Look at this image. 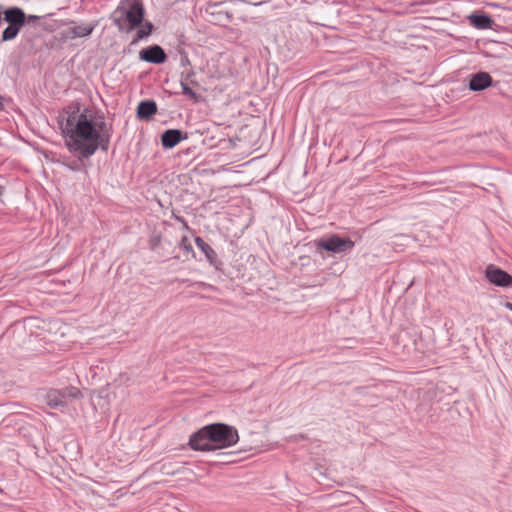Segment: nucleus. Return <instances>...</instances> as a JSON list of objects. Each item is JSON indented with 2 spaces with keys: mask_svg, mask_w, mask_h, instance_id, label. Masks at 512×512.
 Here are the masks:
<instances>
[{
  "mask_svg": "<svg viewBox=\"0 0 512 512\" xmlns=\"http://www.w3.org/2000/svg\"><path fill=\"white\" fill-rule=\"evenodd\" d=\"M59 125L66 147L79 158H89L98 148L104 151L108 149L109 136L97 131L92 121L85 113L80 112L78 106L61 115Z\"/></svg>",
  "mask_w": 512,
  "mask_h": 512,
  "instance_id": "obj_1",
  "label": "nucleus"
},
{
  "mask_svg": "<svg viewBox=\"0 0 512 512\" xmlns=\"http://www.w3.org/2000/svg\"><path fill=\"white\" fill-rule=\"evenodd\" d=\"M238 440L236 428L224 423H213L193 433L189 445L193 450L211 451L231 447Z\"/></svg>",
  "mask_w": 512,
  "mask_h": 512,
  "instance_id": "obj_2",
  "label": "nucleus"
},
{
  "mask_svg": "<svg viewBox=\"0 0 512 512\" xmlns=\"http://www.w3.org/2000/svg\"><path fill=\"white\" fill-rule=\"evenodd\" d=\"M82 397L83 394L77 387L67 386L61 389H50L45 395V402L50 408L57 409Z\"/></svg>",
  "mask_w": 512,
  "mask_h": 512,
  "instance_id": "obj_3",
  "label": "nucleus"
},
{
  "mask_svg": "<svg viewBox=\"0 0 512 512\" xmlns=\"http://www.w3.org/2000/svg\"><path fill=\"white\" fill-rule=\"evenodd\" d=\"M354 245L355 244L351 239L340 238L338 235H332L329 238L315 241V247L317 249L332 253H342L351 250Z\"/></svg>",
  "mask_w": 512,
  "mask_h": 512,
  "instance_id": "obj_4",
  "label": "nucleus"
},
{
  "mask_svg": "<svg viewBox=\"0 0 512 512\" xmlns=\"http://www.w3.org/2000/svg\"><path fill=\"white\" fill-rule=\"evenodd\" d=\"M486 279L498 287H508L512 284V276L494 264H489L485 269Z\"/></svg>",
  "mask_w": 512,
  "mask_h": 512,
  "instance_id": "obj_5",
  "label": "nucleus"
},
{
  "mask_svg": "<svg viewBox=\"0 0 512 512\" xmlns=\"http://www.w3.org/2000/svg\"><path fill=\"white\" fill-rule=\"evenodd\" d=\"M124 20L130 24L129 30L140 26L144 19V7L138 0H134L127 10H123Z\"/></svg>",
  "mask_w": 512,
  "mask_h": 512,
  "instance_id": "obj_6",
  "label": "nucleus"
},
{
  "mask_svg": "<svg viewBox=\"0 0 512 512\" xmlns=\"http://www.w3.org/2000/svg\"><path fill=\"white\" fill-rule=\"evenodd\" d=\"M95 29V24L88 25H74L61 32V39L63 41L74 40L76 38L87 37L92 34Z\"/></svg>",
  "mask_w": 512,
  "mask_h": 512,
  "instance_id": "obj_7",
  "label": "nucleus"
},
{
  "mask_svg": "<svg viewBox=\"0 0 512 512\" xmlns=\"http://www.w3.org/2000/svg\"><path fill=\"white\" fill-rule=\"evenodd\" d=\"M139 57L141 60L153 64H162L167 59L164 50L159 45H153L141 50Z\"/></svg>",
  "mask_w": 512,
  "mask_h": 512,
  "instance_id": "obj_8",
  "label": "nucleus"
},
{
  "mask_svg": "<svg viewBox=\"0 0 512 512\" xmlns=\"http://www.w3.org/2000/svg\"><path fill=\"white\" fill-rule=\"evenodd\" d=\"M194 75L195 73L193 71L182 74L180 85L182 88V94L191 99L194 103H197L200 100V95L190 87V85H198V83L193 79Z\"/></svg>",
  "mask_w": 512,
  "mask_h": 512,
  "instance_id": "obj_9",
  "label": "nucleus"
},
{
  "mask_svg": "<svg viewBox=\"0 0 512 512\" xmlns=\"http://www.w3.org/2000/svg\"><path fill=\"white\" fill-rule=\"evenodd\" d=\"M2 20L10 25L22 28L26 23V14L23 9L19 7H10L4 11Z\"/></svg>",
  "mask_w": 512,
  "mask_h": 512,
  "instance_id": "obj_10",
  "label": "nucleus"
},
{
  "mask_svg": "<svg viewBox=\"0 0 512 512\" xmlns=\"http://www.w3.org/2000/svg\"><path fill=\"white\" fill-rule=\"evenodd\" d=\"M492 77L487 72H478L471 76L469 89L472 91H482L492 85Z\"/></svg>",
  "mask_w": 512,
  "mask_h": 512,
  "instance_id": "obj_11",
  "label": "nucleus"
},
{
  "mask_svg": "<svg viewBox=\"0 0 512 512\" xmlns=\"http://www.w3.org/2000/svg\"><path fill=\"white\" fill-rule=\"evenodd\" d=\"M187 136H182V131L178 129L166 130L161 136V143L164 148L171 149L175 147L182 139H186Z\"/></svg>",
  "mask_w": 512,
  "mask_h": 512,
  "instance_id": "obj_12",
  "label": "nucleus"
},
{
  "mask_svg": "<svg viewBox=\"0 0 512 512\" xmlns=\"http://www.w3.org/2000/svg\"><path fill=\"white\" fill-rule=\"evenodd\" d=\"M157 112L156 102L153 100L141 101L137 107V116L140 119H149Z\"/></svg>",
  "mask_w": 512,
  "mask_h": 512,
  "instance_id": "obj_13",
  "label": "nucleus"
},
{
  "mask_svg": "<svg viewBox=\"0 0 512 512\" xmlns=\"http://www.w3.org/2000/svg\"><path fill=\"white\" fill-rule=\"evenodd\" d=\"M195 243L197 247L205 254L207 260L213 264L217 259V254L215 250L207 244L201 237L195 238Z\"/></svg>",
  "mask_w": 512,
  "mask_h": 512,
  "instance_id": "obj_14",
  "label": "nucleus"
},
{
  "mask_svg": "<svg viewBox=\"0 0 512 512\" xmlns=\"http://www.w3.org/2000/svg\"><path fill=\"white\" fill-rule=\"evenodd\" d=\"M471 22L478 28H488L492 22L491 18L487 15H471Z\"/></svg>",
  "mask_w": 512,
  "mask_h": 512,
  "instance_id": "obj_15",
  "label": "nucleus"
},
{
  "mask_svg": "<svg viewBox=\"0 0 512 512\" xmlns=\"http://www.w3.org/2000/svg\"><path fill=\"white\" fill-rule=\"evenodd\" d=\"M20 27L15 25H8L2 33L3 41H11L15 39L20 31Z\"/></svg>",
  "mask_w": 512,
  "mask_h": 512,
  "instance_id": "obj_16",
  "label": "nucleus"
},
{
  "mask_svg": "<svg viewBox=\"0 0 512 512\" xmlns=\"http://www.w3.org/2000/svg\"><path fill=\"white\" fill-rule=\"evenodd\" d=\"M152 29L153 25L150 22H146L145 24L141 25V27L137 31V37L134 40V42L148 37L152 33Z\"/></svg>",
  "mask_w": 512,
  "mask_h": 512,
  "instance_id": "obj_17",
  "label": "nucleus"
},
{
  "mask_svg": "<svg viewBox=\"0 0 512 512\" xmlns=\"http://www.w3.org/2000/svg\"><path fill=\"white\" fill-rule=\"evenodd\" d=\"M181 247L187 251V252H193V248H192V245L188 239V237L184 236L182 237L181 239V243H180Z\"/></svg>",
  "mask_w": 512,
  "mask_h": 512,
  "instance_id": "obj_18",
  "label": "nucleus"
},
{
  "mask_svg": "<svg viewBox=\"0 0 512 512\" xmlns=\"http://www.w3.org/2000/svg\"><path fill=\"white\" fill-rule=\"evenodd\" d=\"M39 19H40V17L37 16V15H28V16L26 15V22L27 21L28 22H34V21L39 20Z\"/></svg>",
  "mask_w": 512,
  "mask_h": 512,
  "instance_id": "obj_19",
  "label": "nucleus"
},
{
  "mask_svg": "<svg viewBox=\"0 0 512 512\" xmlns=\"http://www.w3.org/2000/svg\"><path fill=\"white\" fill-rule=\"evenodd\" d=\"M114 24L117 25L119 27V29H123V27H122V20L120 18H115L114 19Z\"/></svg>",
  "mask_w": 512,
  "mask_h": 512,
  "instance_id": "obj_20",
  "label": "nucleus"
},
{
  "mask_svg": "<svg viewBox=\"0 0 512 512\" xmlns=\"http://www.w3.org/2000/svg\"><path fill=\"white\" fill-rule=\"evenodd\" d=\"M505 307H506L507 309H509L510 311H512V303H511V302H506V303H505Z\"/></svg>",
  "mask_w": 512,
  "mask_h": 512,
  "instance_id": "obj_21",
  "label": "nucleus"
},
{
  "mask_svg": "<svg viewBox=\"0 0 512 512\" xmlns=\"http://www.w3.org/2000/svg\"><path fill=\"white\" fill-rule=\"evenodd\" d=\"M3 109V97L0 95V111Z\"/></svg>",
  "mask_w": 512,
  "mask_h": 512,
  "instance_id": "obj_22",
  "label": "nucleus"
},
{
  "mask_svg": "<svg viewBox=\"0 0 512 512\" xmlns=\"http://www.w3.org/2000/svg\"><path fill=\"white\" fill-rule=\"evenodd\" d=\"M181 221L183 222L184 227H185V228H188L187 223H186L184 220H182V219H181Z\"/></svg>",
  "mask_w": 512,
  "mask_h": 512,
  "instance_id": "obj_23",
  "label": "nucleus"
},
{
  "mask_svg": "<svg viewBox=\"0 0 512 512\" xmlns=\"http://www.w3.org/2000/svg\"><path fill=\"white\" fill-rule=\"evenodd\" d=\"M104 122H101V124L99 125V128L102 129V126H104Z\"/></svg>",
  "mask_w": 512,
  "mask_h": 512,
  "instance_id": "obj_24",
  "label": "nucleus"
}]
</instances>
